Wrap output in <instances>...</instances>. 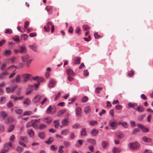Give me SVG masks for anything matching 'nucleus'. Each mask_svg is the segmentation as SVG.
Returning <instances> with one entry per match:
<instances>
[{
	"mask_svg": "<svg viewBox=\"0 0 153 153\" xmlns=\"http://www.w3.org/2000/svg\"><path fill=\"white\" fill-rule=\"evenodd\" d=\"M21 58L23 62L25 63L27 66L32 61V59L30 58L28 54L24 55L22 56Z\"/></svg>",
	"mask_w": 153,
	"mask_h": 153,
	"instance_id": "nucleus-1",
	"label": "nucleus"
},
{
	"mask_svg": "<svg viewBox=\"0 0 153 153\" xmlns=\"http://www.w3.org/2000/svg\"><path fill=\"white\" fill-rule=\"evenodd\" d=\"M140 146V144L137 142L130 143L128 144L129 147L131 150H135L137 149Z\"/></svg>",
	"mask_w": 153,
	"mask_h": 153,
	"instance_id": "nucleus-2",
	"label": "nucleus"
},
{
	"mask_svg": "<svg viewBox=\"0 0 153 153\" xmlns=\"http://www.w3.org/2000/svg\"><path fill=\"white\" fill-rule=\"evenodd\" d=\"M30 75L28 74H23L22 75V77L23 78V82H27L30 79Z\"/></svg>",
	"mask_w": 153,
	"mask_h": 153,
	"instance_id": "nucleus-3",
	"label": "nucleus"
},
{
	"mask_svg": "<svg viewBox=\"0 0 153 153\" xmlns=\"http://www.w3.org/2000/svg\"><path fill=\"white\" fill-rule=\"evenodd\" d=\"M27 49L25 45H23L19 47V52L21 53H24L26 52Z\"/></svg>",
	"mask_w": 153,
	"mask_h": 153,
	"instance_id": "nucleus-4",
	"label": "nucleus"
},
{
	"mask_svg": "<svg viewBox=\"0 0 153 153\" xmlns=\"http://www.w3.org/2000/svg\"><path fill=\"white\" fill-rule=\"evenodd\" d=\"M66 73L68 76H74L75 74L74 71L71 68H68L66 71Z\"/></svg>",
	"mask_w": 153,
	"mask_h": 153,
	"instance_id": "nucleus-5",
	"label": "nucleus"
},
{
	"mask_svg": "<svg viewBox=\"0 0 153 153\" xmlns=\"http://www.w3.org/2000/svg\"><path fill=\"white\" fill-rule=\"evenodd\" d=\"M109 125L112 128V129H114L117 127L116 122H112L110 121L109 122Z\"/></svg>",
	"mask_w": 153,
	"mask_h": 153,
	"instance_id": "nucleus-6",
	"label": "nucleus"
},
{
	"mask_svg": "<svg viewBox=\"0 0 153 153\" xmlns=\"http://www.w3.org/2000/svg\"><path fill=\"white\" fill-rule=\"evenodd\" d=\"M52 22L50 21L48 22L46 25L45 26L44 28L46 32H48L50 31V25H52Z\"/></svg>",
	"mask_w": 153,
	"mask_h": 153,
	"instance_id": "nucleus-7",
	"label": "nucleus"
},
{
	"mask_svg": "<svg viewBox=\"0 0 153 153\" xmlns=\"http://www.w3.org/2000/svg\"><path fill=\"white\" fill-rule=\"evenodd\" d=\"M56 84V81L53 79H51L50 81L48 86L49 88H52Z\"/></svg>",
	"mask_w": 153,
	"mask_h": 153,
	"instance_id": "nucleus-8",
	"label": "nucleus"
},
{
	"mask_svg": "<svg viewBox=\"0 0 153 153\" xmlns=\"http://www.w3.org/2000/svg\"><path fill=\"white\" fill-rule=\"evenodd\" d=\"M76 114L77 117H79L81 116V108L80 107H77L75 110Z\"/></svg>",
	"mask_w": 153,
	"mask_h": 153,
	"instance_id": "nucleus-9",
	"label": "nucleus"
},
{
	"mask_svg": "<svg viewBox=\"0 0 153 153\" xmlns=\"http://www.w3.org/2000/svg\"><path fill=\"white\" fill-rule=\"evenodd\" d=\"M128 107L129 108H131L134 110L136 109L137 107V104L136 103H132L129 102L128 104Z\"/></svg>",
	"mask_w": 153,
	"mask_h": 153,
	"instance_id": "nucleus-10",
	"label": "nucleus"
},
{
	"mask_svg": "<svg viewBox=\"0 0 153 153\" xmlns=\"http://www.w3.org/2000/svg\"><path fill=\"white\" fill-rule=\"evenodd\" d=\"M41 96L39 95L36 96L33 100V102L36 103L39 102L41 100Z\"/></svg>",
	"mask_w": 153,
	"mask_h": 153,
	"instance_id": "nucleus-11",
	"label": "nucleus"
},
{
	"mask_svg": "<svg viewBox=\"0 0 153 153\" xmlns=\"http://www.w3.org/2000/svg\"><path fill=\"white\" fill-rule=\"evenodd\" d=\"M101 144L102 147L104 149L107 148L108 145V143L105 141H102V142Z\"/></svg>",
	"mask_w": 153,
	"mask_h": 153,
	"instance_id": "nucleus-12",
	"label": "nucleus"
},
{
	"mask_svg": "<svg viewBox=\"0 0 153 153\" xmlns=\"http://www.w3.org/2000/svg\"><path fill=\"white\" fill-rule=\"evenodd\" d=\"M139 112H142L144 111L145 110L144 108L141 105H139L137 107L136 109Z\"/></svg>",
	"mask_w": 153,
	"mask_h": 153,
	"instance_id": "nucleus-13",
	"label": "nucleus"
},
{
	"mask_svg": "<svg viewBox=\"0 0 153 153\" xmlns=\"http://www.w3.org/2000/svg\"><path fill=\"white\" fill-rule=\"evenodd\" d=\"M121 151V149L118 147H114L112 150V151L114 153H119Z\"/></svg>",
	"mask_w": 153,
	"mask_h": 153,
	"instance_id": "nucleus-14",
	"label": "nucleus"
},
{
	"mask_svg": "<svg viewBox=\"0 0 153 153\" xmlns=\"http://www.w3.org/2000/svg\"><path fill=\"white\" fill-rule=\"evenodd\" d=\"M28 46L30 48L32 49L33 51L35 52L36 51L37 46L36 44H33L32 45H29Z\"/></svg>",
	"mask_w": 153,
	"mask_h": 153,
	"instance_id": "nucleus-15",
	"label": "nucleus"
},
{
	"mask_svg": "<svg viewBox=\"0 0 153 153\" xmlns=\"http://www.w3.org/2000/svg\"><path fill=\"white\" fill-rule=\"evenodd\" d=\"M15 82L16 83H19L21 81V76L19 74L16 75L15 79Z\"/></svg>",
	"mask_w": 153,
	"mask_h": 153,
	"instance_id": "nucleus-16",
	"label": "nucleus"
},
{
	"mask_svg": "<svg viewBox=\"0 0 153 153\" xmlns=\"http://www.w3.org/2000/svg\"><path fill=\"white\" fill-rule=\"evenodd\" d=\"M143 141L146 143H149L152 140L151 138H148L146 136H144L142 138Z\"/></svg>",
	"mask_w": 153,
	"mask_h": 153,
	"instance_id": "nucleus-17",
	"label": "nucleus"
},
{
	"mask_svg": "<svg viewBox=\"0 0 153 153\" xmlns=\"http://www.w3.org/2000/svg\"><path fill=\"white\" fill-rule=\"evenodd\" d=\"M27 133L28 135L31 137H33L34 136V132L32 129L28 130Z\"/></svg>",
	"mask_w": 153,
	"mask_h": 153,
	"instance_id": "nucleus-18",
	"label": "nucleus"
},
{
	"mask_svg": "<svg viewBox=\"0 0 153 153\" xmlns=\"http://www.w3.org/2000/svg\"><path fill=\"white\" fill-rule=\"evenodd\" d=\"M8 74V73L7 71L3 72L0 74V79H2L4 78L5 76Z\"/></svg>",
	"mask_w": 153,
	"mask_h": 153,
	"instance_id": "nucleus-19",
	"label": "nucleus"
},
{
	"mask_svg": "<svg viewBox=\"0 0 153 153\" xmlns=\"http://www.w3.org/2000/svg\"><path fill=\"white\" fill-rule=\"evenodd\" d=\"M116 136L117 138L119 139H122L124 137V134L120 132L117 133L116 134Z\"/></svg>",
	"mask_w": 153,
	"mask_h": 153,
	"instance_id": "nucleus-20",
	"label": "nucleus"
},
{
	"mask_svg": "<svg viewBox=\"0 0 153 153\" xmlns=\"http://www.w3.org/2000/svg\"><path fill=\"white\" fill-rule=\"evenodd\" d=\"M81 58L79 57H76L74 60V63L75 64H79L80 63Z\"/></svg>",
	"mask_w": 153,
	"mask_h": 153,
	"instance_id": "nucleus-21",
	"label": "nucleus"
},
{
	"mask_svg": "<svg viewBox=\"0 0 153 153\" xmlns=\"http://www.w3.org/2000/svg\"><path fill=\"white\" fill-rule=\"evenodd\" d=\"M69 123L68 120L66 118H65L62 121V123L63 126H67Z\"/></svg>",
	"mask_w": 153,
	"mask_h": 153,
	"instance_id": "nucleus-22",
	"label": "nucleus"
},
{
	"mask_svg": "<svg viewBox=\"0 0 153 153\" xmlns=\"http://www.w3.org/2000/svg\"><path fill=\"white\" fill-rule=\"evenodd\" d=\"M69 132V129H65L61 131V133L62 135H67Z\"/></svg>",
	"mask_w": 153,
	"mask_h": 153,
	"instance_id": "nucleus-23",
	"label": "nucleus"
},
{
	"mask_svg": "<svg viewBox=\"0 0 153 153\" xmlns=\"http://www.w3.org/2000/svg\"><path fill=\"white\" fill-rule=\"evenodd\" d=\"M1 116L3 118V119L5 118L7 116L8 114L5 111H2L1 112Z\"/></svg>",
	"mask_w": 153,
	"mask_h": 153,
	"instance_id": "nucleus-24",
	"label": "nucleus"
},
{
	"mask_svg": "<svg viewBox=\"0 0 153 153\" xmlns=\"http://www.w3.org/2000/svg\"><path fill=\"white\" fill-rule=\"evenodd\" d=\"M66 110L65 109L62 110L58 112L57 114V116L60 117L64 113L66 112Z\"/></svg>",
	"mask_w": 153,
	"mask_h": 153,
	"instance_id": "nucleus-25",
	"label": "nucleus"
},
{
	"mask_svg": "<svg viewBox=\"0 0 153 153\" xmlns=\"http://www.w3.org/2000/svg\"><path fill=\"white\" fill-rule=\"evenodd\" d=\"M99 132L98 131L95 129H94L91 131V134L93 136H96Z\"/></svg>",
	"mask_w": 153,
	"mask_h": 153,
	"instance_id": "nucleus-26",
	"label": "nucleus"
},
{
	"mask_svg": "<svg viewBox=\"0 0 153 153\" xmlns=\"http://www.w3.org/2000/svg\"><path fill=\"white\" fill-rule=\"evenodd\" d=\"M21 139L20 140L26 143L27 142L28 140L27 137L25 136H21L20 137Z\"/></svg>",
	"mask_w": 153,
	"mask_h": 153,
	"instance_id": "nucleus-27",
	"label": "nucleus"
},
{
	"mask_svg": "<svg viewBox=\"0 0 153 153\" xmlns=\"http://www.w3.org/2000/svg\"><path fill=\"white\" fill-rule=\"evenodd\" d=\"M12 51L10 50H7L5 51L4 54L5 56H10L11 53Z\"/></svg>",
	"mask_w": 153,
	"mask_h": 153,
	"instance_id": "nucleus-28",
	"label": "nucleus"
},
{
	"mask_svg": "<svg viewBox=\"0 0 153 153\" xmlns=\"http://www.w3.org/2000/svg\"><path fill=\"white\" fill-rule=\"evenodd\" d=\"M13 122V118L10 117H7L5 120V122L6 123H11Z\"/></svg>",
	"mask_w": 153,
	"mask_h": 153,
	"instance_id": "nucleus-29",
	"label": "nucleus"
},
{
	"mask_svg": "<svg viewBox=\"0 0 153 153\" xmlns=\"http://www.w3.org/2000/svg\"><path fill=\"white\" fill-rule=\"evenodd\" d=\"M91 108L89 106H87L85 107L84 108V112L85 113L87 114L89 113Z\"/></svg>",
	"mask_w": 153,
	"mask_h": 153,
	"instance_id": "nucleus-30",
	"label": "nucleus"
},
{
	"mask_svg": "<svg viewBox=\"0 0 153 153\" xmlns=\"http://www.w3.org/2000/svg\"><path fill=\"white\" fill-rule=\"evenodd\" d=\"M87 141L95 145L96 144V140L92 138L88 139Z\"/></svg>",
	"mask_w": 153,
	"mask_h": 153,
	"instance_id": "nucleus-31",
	"label": "nucleus"
},
{
	"mask_svg": "<svg viewBox=\"0 0 153 153\" xmlns=\"http://www.w3.org/2000/svg\"><path fill=\"white\" fill-rule=\"evenodd\" d=\"M38 135L40 138L43 139L45 137V133L43 132H41L39 133Z\"/></svg>",
	"mask_w": 153,
	"mask_h": 153,
	"instance_id": "nucleus-32",
	"label": "nucleus"
},
{
	"mask_svg": "<svg viewBox=\"0 0 153 153\" xmlns=\"http://www.w3.org/2000/svg\"><path fill=\"white\" fill-rule=\"evenodd\" d=\"M3 149L5 150L6 152H8L9 150V148L7 146V143H5L3 145Z\"/></svg>",
	"mask_w": 153,
	"mask_h": 153,
	"instance_id": "nucleus-33",
	"label": "nucleus"
},
{
	"mask_svg": "<svg viewBox=\"0 0 153 153\" xmlns=\"http://www.w3.org/2000/svg\"><path fill=\"white\" fill-rule=\"evenodd\" d=\"M23 103L24 104H26L28 105L30 103V101L29 99L27 98L23 102Z\"/></svg>",
	"mask_w": 153,
	"mask_h": 153,
	"instance_id": "nucleus-34",
	"label": "nucleus"
},
{
	"mask_svg": "<svg viewBox=\"0 0 153 153\" xmlns=\"http://www.w3.org/2000/svg\"><path fill=\"white\" fill-rule=\"evenodd\" d=\"M134 71L131 70L128 72V75L129 77L132 76L134 74Z\"/></svg>",
	"mask_w": 153,
	"mask_h": 153,
	"instance_id": "nucleus-35",
	"label": "nucleus"
},
{
	"mask_svg": "<svg viewBox=\"0 0 153 153\" xmlns=\"http://www.w3.org/2000/svg\"><path fill=\"white\" fill-rule=\"evenodd\" d=\"M46 120V122L48 124H50L52 121V118L50 117H48L45 118Z\"/></svg>",
	"mask_w": 153,
	"mask_h": 153,
	"instance_id": "nucleus-36",
	"label": "nucleus"
},
{
	"mask_svg": "<svg viewBox=\"0 0 153 153\" xmlns=\"http://www.w3.org/2000/svg\"><path fill=\"white\" fill-rule=\"evenodd\" d=\"M89 123L90 125L92 126H96L98 124V123L96 121L91 120L90 121Z\"/></svg>",
	"mask_w": 153,
	"mask_h": 153,
	"instance_id": "nucleus-37",
	"label": "nucleus"
},
{
	"mask_svg": "<svg viewBox=\"0 0 153 153\" xmlns=\"http://www.w3.org/2000/svg\"><path fill=\"white\" fill-rule=\"evenodd\" d=\"M81 135L82 136H85L86 135V132L85 128H83L82 129L81 132Z\"/></svg>",
	"mask_w": 153,
	"mask_h": 153,
	"instance_id": "nucleus-38",
	"label": "nucleus"
},
{
	"mask_svg": "<svg viewBox=\"0 0 153 153\" xmlns=\"http://www.w3.org/2000/svg\"><path fill=\"white\" fill-rule=\"evenodd\" d=\"M13 40L16 42L19 43V42L20 40L19 39V37L18 36H15L13 38Z\"/></svg>",
	"mask_w": 153,
	"mask_h": 153,
	"instance_id": "nucleus-39",
	"label": "nucleus"
},
{
	"mask_svg": "<svg viewBox=\"0 0 153 153\" xmlns=\"http://www.w3.org/2000/svg\"><path fill=\"white\" fill-rule=\"evenodd\" d=\"M64 148V146H60L58 149V153H63L64 151L63 150V148Z\"/></svg>",
	"mask_w": 153,
	"mask_h": 153,
	"instance_id": "nucleus-40",
	"label": "nucleus"
},
{
	"mask_svg": "<svg viewBox=\"0 0 153 153\" xmlns=\"http://www.w3.org/2000/svg\"><path fill=\"white\" fill-rule=\"evenodd\" d=\"M63 144L66 147H68L69 146L71 145L70 142L68 141H65L63 142Z\"/></svg>",
	"mask_w": 153,
	"mask_h": 153,
	"instance_id": "nucleus-41",
	"label": "nucleus"
},
{
	"mask_svg": "<svg viewBox=\"0 0 153 153\" xmlns=\"http://www.w3.org/2000/svg\"><path fill=\"white\" fill-rule=\"evenodd\" d=\"M32 114V112L31 111H26L23 114V116H29Z\"/></svg>",
	"mask_w": 153,
	"mask_h": 153,
	"instance_id": "nucleus-42",
	"label": "nucleus"
},
{
	"mask_svg": "<svg viewBox=\"0 0 153 153\" xmlns=\"http://www.w3.org/2000/svg\"><path fill=\"white\" fill-rule=\"evenodd\" d=\"M16 151L19 153L22 152L24 150V149L22 147L18 146L16 148Z\"/></svg>",
	"mask_w": 153,
	"mask_h": 153,
	"instance_id": "nucleus-43",
	"label": "nucleus"
},
{
	"mask_svg": "<svg viewBox=\"0 0 153 153\" xmlns=\"http://www.w3.org/2000/svg\"><path fill=\"white\" fill-rule=\"evenodd\" d=\"M53 140V138L52 137H50L48 141H45V143L47 144H51Z\"/></svg>",
	"mask_w": 153,
	"mask_h": 153,
	"instance_id": "nucleus-44",
	"label": "nucleus"
},
{
	"mask_svg": "<svg viewBox=\"0 0 153 153\" xmlns=\"http://www.w3.org/2000/svg\"><path fill=\"white\" fill-rule=\"evenodd\" d=\"M15 128V126L14 125H11L9 126L8 129V132H10L12 131Z\"/></svg>",
	"mask_w": 153,
	"mask_h": 153,
	"instance_id": "nucleus-45",
	"label": "nucleus"
},
{
	"mask_svg": "<svg viewBox=\"0 0 153 153\" xmlns=\"http://www.w3.org/2000/svg\"><path fill=\"white\" fill-rule=\"evenodd\" d=\"M28 37V36L26 34H22L21 36V38L22 39L25 40Z\"/></svg>",
	"mask_w": 153,
	"mask_h": 153,
	"instance_id": "nucleus-46",
	"label": "nucleus"
},
{
	"mask_svg": "<svg viewBox=\"0 0 153 153\" xmlns=\"http://www.w3.org/2000/svg\"><path fill=\"white\" fill-rule=\"evenodd\" d=\"M82 28L84 30H87L90 29V27L87 25H84L82 26Z\"/></svg>",
	"mask_w": 153,
	"mask_h": 153,
	"instance_id": "nucleus-47",
	"label": "nucleus"
},
{
	"mask_svg": "<svg viewBox=\"0 0 153 153\" xmlns=\"http://www.w3.org/2000/svg\"><path fill=\"white\" fill-rule=\"evenodd\" d=\"M33 121V120H32L30 122L27 123L26 124V127L27 128H29L32 126V122Z\"/></svg>",
	"mask_w": 153,
	"mask_h": 153,
	"instance_id": "nucleus-48",
	"label": "nucleus"
},
{
	"mask_svg": "<svg viewBox=\"0 0 153 153\" xmlns=\"http://www.w3.org/2000/svg\"><path fill=\"white\" fill-rule=\"evenodd\" d=\"M46 127L45 125L44 124H41L39 126V129L40 130H42L45 128Z\"/></svg>",
	"mask_w": 153,
	"mask_h": 153,
	"instance_id": "nucleus-49",
	"label": "nucleus"
},
{
	"mask_svg": "<svg viewBox=\"0 0 153 153\" xmlns=\"http://www.w3.org/2000/svg\"><path fill=\"white\" fill-rule=\"evenodd\" d=\"M54 123H55L54 126L55 128H57L58 127L59 123L58 120H55L54 121Z\"/></svg>",
	"mask_w": 153,
	"mask_h": 153,
	"instance_id": "nucleus-50",
	"label": "nucleus"
},
{
	"mask_svg": "<svg viewBox=\"0 0 153 153\" xmlns=\"http://www.w3.org/2000/svg\"><path fill=\"white\" fill-rule=\"evenodd\" d=\"M23 112V111L22 109H17L15 110L16 113L19 114H21Z\"/></svg>",
	"mask_w": 153,
	"mask_h": 153,
	"instance_id": "nucleus-51",
	"label": "nucleus"
},
{
	"mask_svg": "<svg viewBox=\"0 0 153 153\" xmlns=\"http://www.w3.org/2000/svg\"><path fill=\"white\" fill-rule=\"evenodd\" d=\"M12 33V30L10 29H7L5 31V33H8L9 34H11Z\"/></svg>",
	"mask_w": 153,
	"mask_h": 153,
	"instance_id": "nucleus-52",
	"label": "nucleus"
},
{
	"mask_svg": "<svg viewBox=\"0 0 153 153\" xmlns=\"http://www.w3.org/2000/svg\"><path fill=\"white\" fill-rule=\"evenodd\" d=\"M51 110H52V108L51 106L50 105L47 109V113L48 114H50L51 113Z\"/></svg>",
	"mask_w": 153,
	"mask_h": 153,
	"instance_id": "nucleus-53",
	"label": "nucleus"
},
{
	"mask_svg": "<svg viewBox=\"0 0 153 153\" xmlns=\"http://www.w3.org/2000/svg\"><path fill=\"white\" fill-rule=\"evenodd\" d=\"M10 98L11 99L13 100V102H15L18 100V97H16L13 95H11Z\"/></svg>",
	"mask_w": 153,
	"mask_h": 153,
	"instance_id": "nucleus-54",
	"label": "nucleus"
},
{
	"mask_svg": "<svg viewBox=\"0 0 153 153\" xmlns=\"http://www.w3.org/2000/svg\"><path fill=\"white\" fill-rule=\"evenodd\" d=\"M145 115V114H142L139 116H138L137 117V118L140 120H142L143 119Z\"/></svg>",
	"mask_w": 153,
	"mask_h": 153,
	"instance_id": "nucleus-55",
	"label": "nucleus"
},
{
	"mask_svg": "<svg viewBox=\"0 0 153 153\" xmlns=\"http://www.w3.org/2000/svg\"><path fill=\"white\" fill-rule=\"evenodd\" d=\"M88 97H87L85 96L82 99V101L83 102H85L88 101Z\"/></svg>",
	"mask_w": 153,
	"mask_h": 153,
	"instance_id": "nucleus-56",
	"label": "nucleus"
},
{
	"mask_svg": "<svg viewBox=\"0 0 153 153\" xmlns=\"http://www.w3.org/2000/svg\"><path fill=\"white\" fill-rule=\"evenodd\" d=\"M45 9L47 10L48 12L49 13H50L52 10V8L51 6H48L46 7Z\"/></svg>",
	"mask_w": 153,
	"mask_h": 153,
	"instance_id": "nucleus-57",
	"label": "nucleus"
},
{
	"mask_svg": "<svg viewBox=\"0 0 153 153\" xmlns=\"http://www.w3.org/2000/svg\"><path fill=\"white\" fill-rule=\"evenodd\" d=\"M29 24V22L28 21H26L24 23V27L26 29H27Z\"/></svg>",
	"mask_w": 153,
	"mask_h": 153,
	"instance_id": "nucleus-58",
	"label": "nucleus"
},
{
	"mask_svg": "<svg viewBox=\"0 0 153 153\" xmlns=\"http://www.w3.org/2000/svg\"><path fill=\"white\" fill-rule=\"evenodd\" d=\"M32 126L34 128H36L37 126V125L36 124V123L34 121V120H33V121L32 122Z\"/></svg>",
	"mask_w": 153,
	"mask_h": 153,
	"instance_id": "nucleus-59",
	"label": "nucleus"
},
{
	"mask_svg": "<svg viewBox=\"0 0 153 153\" xmlns=\"http://www.w3.org/2000/svg\"><path fill=\"white\" fill-rule=\"evenodd\" d=\"M80 30H81L80 28L79 27H77L76 29L75 32L76 33L79 34H80Z\"/></svg>",
	"mask_w": 153,
	"mask_h": 153,
	"instance_id": "nucleus-60",
	"label": "nucleus"
},
{
	"mask_svg": "<svg viewBox=\"0 0 153 153\" xmlns=\"http://www.w3.org/2000/svg\"><path fill=\"white\" fill-rule=\"evenodd\" d=\"M7 107L8 108H10L13 106V104L12 101L10 102L9 103L7 104Z\"/></svg>",
	"mask_w": 153,
	"mask_h": 153,
	"instance_id": "nucleus-61",
	"label": "nucleus"
},
{
	"mask_svg": "<svg viewBox=\"0 0 153 153\" xmlns=\"http://www.w3.org/2000/svg\"><path fill=\"white\" fill-rule=\"evenodd\" d=\"M89 72H88L87 70H85L84 72V75L85 76H87L89 75Z\"/></svg>",
	"mask_w": 153,
	"mask_h": 153,
	"instance_id": "nucleus-62",
	"label": "nucleus"
},
{
	"mask_svg": "<svg viewBox=\"0 0 153 153\" xmlns=\"http://www.w3.org/2000/svg\"><path fill=\"white\" fill-rule=\"evenodd\" d=\"M122 126L124 128H127L128 127L127 123L126 122H122Z\"/></svg>",
	"mask_w": 153,
	"mask_h": 153,
	"instance_id": "nucleus-63",
	"label": "nucleus"
},
{
	"mask_svg": "<svg viewBox=\"0 0 153 153\" xmlns=\"http://www.w3.org/2000/svg\"><path fill=\"white\" fill-rule=\"evenodd\" d=\"M141 98L144 100H146L147 99V98L146 96L144 94H142L140 96Z\"/></svg>",
	"mask_w": 153,
	"mask_h": 153,
	"instance_id": "nucleus-64",
	"label": "nucleus"
}]
</instances>
